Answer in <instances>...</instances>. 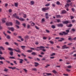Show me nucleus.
I'll list each match as a JSON object with an SVG mask.
<instances>
[{"instance_id":"5","label":"nucleus","mask_w":76,"mask_h":76,"mask_svg":"<svg viewBox=\"0 0 76 76\" xmlns=\"http://www.w3.org/2000/svg\"><path fill=\"white\" fill-rule=\"evenodd\" d=\"M17 48L18 49V50H16L15 49H14V51H16V52H17L18 53H21V52H20V50L19 48Z\"/></svg>"},{"instance_id":"15","label":"nucleus","mask_w":76,"mask_h":76,"mask_svg":"<svg viewBox=\"0 0 76 76\" xmlns=\"http://www.w3.org/2000/svg\"><path fill=\"white\" fill-rule=\"evenodd\" d=\"M27 53H31V52H32V50H27L26 51Z\"/></svg>"},{"instance_id":"12","label":"nucleus","mask_w":76,"mask_h":76,"mask_svg":"<svg viewBox=\"0 0 76 76\" xmlns=\"http://www.w3.org/2000/svg\"><path fill=\"white\" fill-rule=\"evenodd\" d=\"M34 66L35 67H38V65H39V64L37 62H34Z\"/></svg>"},{"instance_id":"2","label":"nucleus","mask_w":76,"mask_h":76,"mask_svg":"<svg viewBox=\"0 0 76 76\" xmlns=\"http://www.w3.org/2000/svg\"><path fill=\"white\" fill-rule=\"evenodd\" d=\"M49 9V7H43L42 9V11L43 12H45L46 10H48Z\"/></svg>"},{"instance_id":"10","label":"nucleus","mask_w":76,"mask_h":76,"mask_svg":"<svg viewBox=\"0 0 76 76\" xmlns=\"http://www.w3.org/2000/svg\"><path fill=\"white\" fill-rule=\"evenodd\" d=\"M66 45H64L62 47V49H67V48H69V47H66Z\"/></svg>"},{"instance_id":"29","label":"nucleus","mask_w":76,"mask_h":76,"mask_svg":"<svg viewBox=\"0 0 76 76\" xmlns=\"http://www.w3.org/2000/svg\"><path fill=\"white\" fill-rule=\"evenodd\" d=\"M7 39H10V36L8 35L7 36Z\"/></svg>"},{"instance_id":"61","label":"nucleus","mask_w":76,"mask_h":76,"mask_svg":"<svg viewBox=\"0 0 76 76\" xmlns=\"http://www.w3.org/2000/svg\"><path fill=\"white\" fill-rule=\"evenodd\" d=\"M14 44L17 45V46H18V43L16 42H14Z\"/></svg>"},{"instance_id":"62","label":"nucleus","mask_w":76,"mask_h":76,"mask_svg":"<svg viewBox=\"0 0 76 76\" xmlns=\"http://www.w3.org/2000/svg\"><path fill=\"white\" fill-rule=\"evenodd\" d=\"M13 62L15 64H18V63H17L16 62V61H14Z\"/></svg>"},{"instance_id":"16","label":"nucleus","mask_w":76,"mask_h":76,"mask_svg":"<svg viewBox=\"0 0 76 76\" xmlns=\"http://www.w3.org/2000/svg\"><path fill=\"white\" fill-rule=\"evenodd\" d=\"M70 5L69 4H66L65 5V7H69Z\"/></svg>"},{"instance_id":"9","label":"nucleus","mask_w":76,"mask_h":76,"mask_svg":"<svg viewBox=\"0 0 76 76\" xmlns=\"http://www.w3.org/2000/svg\"><path fill=\"white\" fill-rule=\"evenodd\" d=\"M37 48H39L40 50H41L42 48H45V47L43 46H40L39 47H37Z\"/></svg>"},{"instance_id":"7","label":"nucleus","mask_w":76,"mask_h":76,"mask_svg":"<svg viewBox=\"0 0 76 76\" xmlns=\"http://www.w3.org/2000/svg\"><path fill=\"white\" fill-rule=\"evenodd\" d=\"M57 26L58 27H61L62 28L63 26V25L62 23L57 24Z\"/></svg>"},{"instance_id":"25","label":"nucleus","mask_w":76,"mask_h":76,"mask_svg":"<svg viewBox=\"0 0 76 76\" xmlns=\"http://www.w3.org/2000/svg\"><path fill=\"white\" fill-rule=\"evenodd\" d=\"M16 24H17V25H20V23L17 20H16Z\"/></svg>"},{"instance_id":"21","label":"nucleus","mask_w":76,"mask_h":76,"mask_svg":"<svg viewBox=\"0 0 76 76\" xmlns=\"http://www.w3.org/2000/svg\"><path fill=\"white\" fill-rule=\"evenodd\" d=\"M15 6V7H18V3H15L14 4Z\"/></svg>"},{"instance_id":"53","label":"nucleus","mask_w":76,"mask_h":76,"mask_svg":"<svg viewBox=\"0 0 76 76\" xmlns=\"http://www.w3.org/2000/svg\"><path fill=\"white\" fill-rule=\"evenodd\" d=\"M67 67H68V69H70V68H71L72 67V66H71L69 65V66H67Z\"/></svg>"},{"instance_id":"26","label":"nucleus","mask_w":76,"mask_h":76,"mask_svg":"<svg viewBox=\"0 0 76 76\" xmlns=\"http://www.w3.org/2000/svg\"><path fill=\"white\" fill-rule=\"evenodd\" d=\"M10 54L11 56H13V52L12 51H11L10 53Z\"/></svg>"},{"instance_id":"41","label":"nucleus","mask_w":76,"mask_h":76,"mask_svg":"<svg viewBox=\"0 0 76 76\" xmlns=\"http://www.w3.org/2000/svg\"><path fill=\"white\" fill-rule=\"evenodd\" d=\"M22 25L23 26L25 27H25H26V23H23V24H22Z\"/></svg>"},{"instance_id":"40","label":"nucleus","mask_w":76,"mask_h":76,"mask_svg":"<svg viewBox=\"0 0 76 76\" xmlns=\"http://www.w3.org/2000/svg\"><path fill=\"white\" fill-rule=\"evenodd\" d=\"M55 53H53L52 54L50 55L51 56H55Z\"/></svg>"},{"instance_id":"32","label":"nucleus","mask_w":76,"mask_h":76,"mask_svg":"<svg viewBox=\"0 0 76 76\" xmlns=\"http://www.w3.org/2000/svg\"><path fill=\"white\" fill-rule=\"evenodd\" d=\"M0 49H1V50H4V48L3 47H2V46H0Z\"/></svg>"},{"instance_id":"64","label":"nucleus","mask_w":76,"mask_h":76,"mask_svg":"<svg viewBox=\"0 0 76 76\" xmlns=\"http://www.w3.org/2000/svg\"><path fill=\"white\" fill-rule=\"evenodd\" d=\"M3 75L4 76H9V75L4 74Z\"/></svg>"},{"instance_id":"4","label":"nucleus","mask_w":76,"mask_h":76,"mask_svg":"<svg viewBox=\"0 0 76 76\" xmlns=\"http://www.w3.org/2000/svg\"><path fill=\"white\" fill-rule=\"evenodd\" d=\"M12 16L14 17V18H15L16 19H19V16H17V15H16V13H15Z\"/></svg>"},{"instance_id":"58","label":"nucleus","mask_w":76,"mask_h":76,"mask_svg":"<svg viewBox=\"0 0 76 76\" xmlns=\"http://www.w3.org/2000/svg\"><path fill=\"white\" fill-rule=\"evenodd\" d=\"M50 42V44H54V42L51 41H49Z\"/></svg>"},{"instance_id":"36","label":"nucleus","mask_w":76,"mask_h":76,"mask_svg":"<svg viewBox=\"0 0 76 76\" xmlns=\"http://www.w3.org/2000/svg\"><path fill=\"white\" fill-rule=\"evenodd\" d=\"M32 70L35 71V72H37V69L36 68H34L32 69Z\"/></svg>"},{"instance_id":"19","label":"nucleus","mask_w":76,"mask_h":76,"mask_svg":"<svg viewBox=\"0 0 76 76\" xmlns=\"http://www.w3.org/2000/svg\"><path fill=\"white\" fill-rule=\"evenodd\" d=\"M56 17L57 18H61V15H56Z\"/></svg>"},{"instance_id":"37","label":"nucleus","mask_w":76,"mask_h":76,"mask_svg":"<svg viewBox=\"0 0 76 76\" xmlns=\"http://www.w3.org/2000/svg\"><path fill=\"white\" fill-rule=\"evenodd\" d=\"M56 4H58V5H60V2H59V1H57Z\"/></svg>"},{"instance_id":"60","label":"nucleus","mask_w":76,"mask_h":76,"mask_svg":"<svg viewBox=\"0 0 76 76\" xmlns=\"http://www.w3.org/2000/svg\"><path fill=\"white\" fill-rule=\"evenodd\" d=\"M28 58H29V59H33V58H32V57H31V56H28Z\"/></svg>"},{"instance_id":"14","label":"nucleus","mask_w":76,"mask_h":76,"mask_svg":"<svg viewBox=\"0 0 76 76\" xmlns=\"http://www.w3.org/2000/svg\"><path fill=\"white\" fill-rule=\"evenodd\" d=\"M20 61V63L21 64H22L23 63V60L22 59H19Z\"/></svg>"},{"instance_id":"31","label":"nucleus","mask_w":76,"mask_h":76,"mask_svg":"<svg viewBox=\"0 0 76 76\" xmlns=\"http://www.w3.org/2000/svg\"><path fill=\"white\" fill-rule=\"evenodd\" d=\"M46 75H48V76L52 75V74L51 73H47L46 74Z\"/></svg>"},{"instance_id":"18","label":"nucleus","mask_w":76,"mask_h":76,"mask_svg":"<svg viewBox=\"0 0 76 76\" xmlns=\"http://www.w3.org/2000/svg\"><path fill=\"white\" fill-rule=\"evenodd\" d=\"M52 72L53 73H54V74H57V72L55 70H53L52 71Z\"/></svg>"},{"instance_id":"24","label":"nucleus","mask_w":76,"mask_h":76,"mask_svg":"<svg viewBox=\"0 0 76 76\" xmlns=\"http://www.w3.org/2000/svg\"><path fill=\"white\" fill-rule=\"evenodd\" d=\"M21 47L23 49V50H25V46H21Z\"/></svg>"},{"instance_id":"35","label":"nucleus","mask_w":76,"mask_h":76,"mask_svg":"<svg viewBox=\"0 0 76 76\" xmlns=\"http://www.w3.org/2000/svg\"><path fill=\"white\" fill-rule=\"evenodd\" d=\"M69 31L70 30H66V34H68V33H69Z\"/></svg>"},{"instance_id":"22","label":"nucleus","mask_w":76,"mask_h":76,"mask_svg":"<svg viewBox=\"0 0 76 76\" xmlns=\"http://www.w3.org/2000/svg\"><path fill=\"white\" fill-rule=\"evenodd\" d=\"M8 50H9L10 51H13V49L10 48H8Z\"/></svg>"},{"instance_id":"63","label":"nucleus","mask_w":76,"mask_h":76,"mask_svg":"<svg viewBox=\"0 0 76 76\" xmlns=\"http://www.w3.org/2000/svg\"><path fill=\"white\" fill-rule=\"evenodd\" d=\"M57 22L59 23V22H61V21H60V20L58 19V20H57Z\"/></svg>"},{"instance_id":"55","label":"nucleus","mask_w":76,"mask_h":76,"mask_svg":"<svg viewBox=\"0 0 76 76\" xmlns=\"http://www.w3.org/2000/svg\"><path fill=\"white\" fill-rule=\"evenodd\" d=\"M66 1L67 3H68L69 2H71V1H70V0H67Z\"/></svg>"},{"instance_id":"8","label":"nucleus","mask_w":76,"mask_h":76,"mask_svg":"<svg viewBox=\"0 0 76 76\" xmlns=\"http://www.w3.org/2000/svg\"><path fill=\"white\" fill-rule=\"evenodd\" d=\"M30 48L31 50H36V51H39L40 50L36 48Z\"/></svg>"},{"instance_id":"17","label":"nucleus","mask_w":76,"mask_h":76,"mask_svg":"<svg viewBox=\"0 0 76 76\" xmlns=\"http://www.w3.org/2000/svg\"><path fill=\"white\" fill-rule=\"evenodd\" d=\"M45 16H46V19H48V13H46L45 14Z\"/></svg>"},{"instance_id":"45","label":"nucleus","mask_w":76,"mask_h":76,"mask_svg":"<svg viewBox=\"0 0 76 76\" xmlns=\"http://www.w3.org/2000/svg\"><path fill=\"white\" fill-rule=\"evenodd\" d=\"M10 58H11V59H15V58L14 57H10Z\"/></svg>"},{"instance_id":"57","label":"nucleus","mask_w":76,"mask_h":76,"mask_svg":"<svg viewBox=\"0 0 76 76\" xmlns=\"http://www.w3.org/2000/svg\"><path fill=\"white\" fill-rule=\"evenodd\" d=\"M47 37H44L43 38V39H44V40H45L46 39H47Z\"/></svg>"},{"instance_id":"49","label":"nucleus","mask_w":76,"mask_h":76,"mask_svg":"<svg viewBox=\"0 0 76 76\" xmlns=\"http://www.w3.org/2000/svg\"><path fill=\"white\" fill-rule=\"evenodd\" d=\"M68 40H70L71 41H72L73 40V39H72L71 37L69 38L68 39Z\"/></svg>"},{"instance_id":"27","label":"nucleus","mask_w":76,"mask_h":76,"mask_svg":"<svg viewBox=\"0 0 76 76\" xmlns=\"http://www.w3.org/2000/svg\"><path fill=\"white\" fill-rule=\"evenodd\" d=\"M63 35H67V33H66L65 31H63Z\"/></svg>"},{"instance_id":"56","label":"nucleus","mask_w":76,"mask_h":76,"mask_svg":"<svg viewBox=\"0 0 76 76\" xmlns=\"http://www.w3.org/2000/svg\"><path fill=\"white\" fill-rule=\"evenodd\" d=\"M72 11L73 12H75V8H72Z\"/></svg>"},{"instance_id":"39","label":"nucleus","mask_w":76,"mask_h":76,"mask_svg":"<svg viewBox=\"0 0 76 76\" xmlns=\"http://www.w3.org/2000/svg\"><path fill=\"white\" fill-rule=\"evenodd\" d=\"M35 24L34 23H31V26H34V25H35Z\"/></svg>"},{"instance_id":"23","label":"nucleus","mask_w":76,"mask_h":76,"mask_svg":"<svg viewBox=\"0 0 76 76\" xmlns=\"http://www.w3.org/2000/svg\"><path fill=\"white\" fill-rule=\"evenodd\" d=\"M4 72H7V71H9V69H8L5 68L4 69Z\"/></svg>"},{"instance_id":"54","label":"nucleus","mask_w":76,"mask_h":76,"mask_svg":"<svg viewBox=\"0 0 76 76\" xmlns=\"http://www.w3.org/2000/svg\"><path fill=\"white\" fill-rule=\"evenodd\" d=\"M71 31H72V32H75V30L74 28H73L72 29Z\"/></svg>"},{"instance_id":"1","label":"nucleus","mask_w":76,"mask_h":76,"mask_svg":"<svg viewBox=\"0 0 76 76\" xmlns=\"http://www.w3.org/2000/svg\"><path fill=\"white\" fill-rule=\"evenodd\" d=\"M62 23H63L64 24H66V26H67V27H68L69 28H70L72 26V24H70L69 25H67L68 23H71V22L69 20H66L62 21Z\"/></svg>"},{"instance_id":"47","label":"nucleus","mask_w":76,"mask_h":76,"mask_svg":"<svg viewBox=\"0 0 76 76\" xmlns=\"http://www.w3.org/2000/svg\"><path fill=\"white\" fill-rule=\"evenodd\" d=\"M12 12V9H10L9 10V12L10 13H11V12Z\"/></svg>"},{"instance_id":"46","label":"nucleus","mask_w":76,"mask_h":76,"mask_svg":"<svg viewBox=\"0 0 76 76\" xmlns=\"http://www.w3.org/2000/svg\"><path fill=\"white\" fill-rule=\"evenodd\" d=\"M50 4L49 3H48L45 5V6H50Z\"/></svg>"},{"instance_id":"52","label":"nucleus","mask_w":76,"mask_h":76,"mask_svg":"<svg viewBox=\"0 0 76 76\" xmlns=\"http://www.w3.org/2000/svg\"><path fill=\"white\" fill-rule=\"evenodd\" d=\"M46 31L47 33H50V31L46 29Z\"/></svg>"},{"instance_id":"30","label":"nucleus","mask_w":76,"mask_h":76,"mask_svg":"<svg viewBox=\"0 0 76 76\" xmlns=\"http://www.w3.org/2000/svg\"><path fill=\"white\" fill-rule=\"evenodd\" d=\"M6 22V21L4 20H2V23H4Z\"/></svg>"},{"instance_id":"3","label":"nucleus","mask_w":76,"mask_h":76,"mask_svg":"<svg viewBox=\"0 0 76 76\" xmlns=\"http://www.w3.org/2000/svg\"><path fill=\"white\" fill-rule=\"evenodd\" d=\"M6 25L7 26H12L13 25V23L11 22H9L8 23H6Z\"/></svg>"},{"instance_id":"51","label":"nucleus","mask_w":76,"mask_h":76,"mask_svg":"<svg viewBox=\"0 0 76 76\" xmlns=\"http://www.w3.org/2000/svg\"><path fill=\"white\" fill-rule=\"evenodd\" d=\"M70 17L71 18V19H73V18H74V16H73L71 15L70 16Z\"/></svg>"},{"instance_id":"59","label":"nucleus","mask_w":76,"mask_h":76,"mask_svg":"<svg viewBox=\"0 0 76 76\" xmlns=\"http://www.w3.org/2000/svg\"><path fill=\"white\" fill-rule=\"evenodd\" d=\"M35 28L37 29H39V28L36 26H35Z\"/></svg>"},{"instance_id":"34","label":"nucleus","mask_w":76,"mask_h":76,"mask_svg":"<svg viewBox=\"0 0 76 76\" xmlns=\"http://www.w3.org/2000/svg\"><path fill=\"white\" fill-rule=\"evenodd\" d=\"M30 3L32 5H33L34 4V1H31L30 2Z\"/></svg>"},{"instance_id":"33","label":"nucleus","mask_w":76,"mask_h":76,"mask_svg":"<svg viewBox=\"0 0 76 76\" xmlns=\"http://www.w3.org/2000/svg\"><path fill=\"white\" fill-rule=\"evenodd\" d=\"M51 28L53 29H54L55 28H56V26L54 25H53L52 26H51Z\"/></svg>"},{"instance_id":"28","label":"nucleus","mask_w":76,"mask_h":76,"mask_svg":"<svg viewBox=\"0 0 76 76\" xmlns=\"http://www.w3.org/2000/svg\"><path fill=\"white\" fill-rule=\"evenodd\" d=\"M25 39H28L29 38V36L28 35H26L24 37Z\"/></svg>"},{"instance_id":"6","label":"nucleus","mask_w":76,"mask_h":76,"mask_svg":"<svg viewBox=\"0 0 76 76\" xmlns=\"http://www.w3.org/2000/svg\"><path fill=\"white\" fill-rule=\"evenodd\" d=\"M8 29L9 30L11 31L12 32H13L15 30V28L13 27H8Z\"/></svg>"},{"instance_id":"48","label":"nucleus","mask_w":76,"mask_h":76,"mask_svg":"<svg viewBox=\"0 0 76 76\" xmlns=\"http://www.w3.org/2000/svg\"><path fill=\"white\" fill-rule=\"evenodd\" d=\"M59 35H63V32H62V33H59Z\"/></svg>"},{"instance_id":"11","label":"nucleus","mask_w":76,"mask_h":76,"mask_svg":"<svg viewBox=\"0 0 76 76\" xmlns=\"http://www.w3.org/2000/svg\"><path fill=\"white\" fill-rule=\"evenodd\" d=\"M1 56L0 55V60H6V59L4 58L3 57H1Z\"/></svg>"},{"instance_id":"43","label":"nucleus","mask_w":76,"mask_h":76,"mask_svg":"<svg viewBox=\"0 0 76 76\" xmlns=\"http://www.w3.org/2000/svg\"><path fill=\"white\" fill-rule=\"evenodd\" d=\"M3 64V61H0V65Z\"/></svg>"},{"instance_id":"38","label":"nucleus","mask_w":76,"mask_h":76,"mask_svg":"<svg viewBox=\"0 0 76 76\" xmlns=\"http://www.w3.org/2000/svg\"><path fill=\"white\" fill-rule=\"evenodd\" d=\"M23 70L26 73H27V72H28V70H26V69H23Z\"/></svg>"},{"instance_id":"44","label":"nucleus","mask_w":76,"mask_h":76,"mask_svg":"<svg viewBox=\"0 0 76 76\" xmlns=\"http://www.w3.org/2000/svg\"><path fill=\"white\" fill-rule=\"evenodd\" d=\"M23 17L24 18H26V14H24Z\"/></svg>"},{"instance_id":"20","label":"nucleus","mask_w":76,"mask_h":76,"mask_svg":"<svg viewBox=\"0 0 76 76\" xmlns=\"http://www.w3.org/2000/svg\"><path fill=\"white\" fill-rule=\"evenodd\" d=\"M60 39L61 40H58V41H60V42H61V41H63V40H64V39L63 38H61Z\"/></svg>"},{"instance_id":"42","label":"nucleus","mask_w":76,"mask_h":76,"mask_svg":"<svg viewBox=\"0 0 76 76\" xmlns=\"http://www.w3.org/2000/svg\"><path fill=\"white\" fill-rule=\"evenodd\" d=\"M32 55H35L36 54V53L35 52H33L32 53H31Z\"/></svg>"},{"instance_id":"50","label":"nucleus","mask_w":76,"mask_h":76,"mask_svg":"<svg viewBox=\"0 0 76 76\" xmlns=\"http://www.w3.org/2000/svg\"><path fill=\"white\" fill-rule=\"evenodd\" d=\"M21 55L23 56L24 57H26V55H24L23 53H22Z\"/></svg>"},{"instance_id":"13","label":"nucleus","mask_w":76,"mask_h":76,"mask_svg":"<svg viewBox=\"0 0 76 76\" xmlns=\"http://www.w3.org/2000/svg\"><path fill=\"white\" fill-rule=\"evenodd\" d=\"M67 12L65 10H63L62 11L61 13L62 14H64L65 13H66Z\"/></svg>"}]
</instances>
